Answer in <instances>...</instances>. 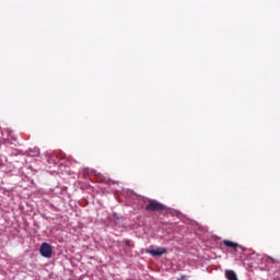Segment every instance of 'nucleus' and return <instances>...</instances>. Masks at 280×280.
Wrapping results in <instances>:
<instances>
[{
	"instance_id": "nucleus-9",
	"label": "nucleus",
	"mask_w": 280,
	"mask_h": 280,
	"mask_svg": "<svg viewBox=\"0 0 280 280\" xmlns=\"http://www.w3.org/2000/svg\"><path fill=\"white\" fill-rule=\"evenodd\" d=\"M125 244H126L127 246H130V241H125Z\"/></svg>"
},
{
	"instance_id": "nucleus-4",
	"label": "nucleus",
	"mask_w": 280,
	"mask_h": 280,
	"mask_svg": "<svg viewBox=\"0 0 280 280\" xmlns=\"http://www.w3.org/2000/svg\"><path fill=\"white\" fill-rule=\"evenodd\" d=\"M223 244L224 246H226L228 248H242V250H246V248H244V246L235 243V242H232V241H229V240H223Z\"/></svg>"
},
{
	"instance_id": "nucleus-8",
	"label": "nucleus",
	"mask_w": 280,
	"mask_h": 280,
	"mask_svg": "<svg viewBox=\"0 0 280 280\" xmlns=\"http://www.w3.org/2000/svg\"><path fill=\"white\" fill-rule=\"evenodd\" d=\"M268 259H270V261H272V264L276 262V261H275V258H272V257H270V256H268Z\"/></svg>"
},
{
	"instance_id": "nucleus-6",
	"label": "nucleus",
	"mask_w": 280,
	"mask_h": 280,
	"mask_svg": "<svg viewBox=\"0 0 280 280\" xmlns=\"http://www.w3.org/2000/svg\"><path fill=\"white\" fill-rule=\"evenodd\" d=\"M91 174H93V171H91L90 168H83L84 178H86V176H91Z\"/></svg>"
},
{
	"instance_id": "nucleus-1",
	"label": "nucleus",
	"mask_w": 280,
	"mask_h": 280,
	"mask_svg": "<svg viewBox=\"0 0 280 280\" xmlns=\"http://www.w3.org/2000/svg\"><path fill=\"white\" fill-rule=\"evenodd\" d=\"M145 211H165V206L156 200H150L145 206Z\"/></svg>"
},
{
	"instance_id": "nucleus-3",
	"label": "nucleus",
	"mask_w": 280,
	"mask_h": 280,
	"mask_svg": "<svg viewBox=\"0 0 280 280\" xmlns=\"http://www.w3.org/2000/svg\"><path fill=\"white\" fill-rule=\"evenodd\" d=\"M147 253L152 255V257H161L167 253V248L165 247H158L155 249H148Z\"/></svg>"
},
{
	"instance_id": "nucleus-2",
	"label": "nucleus",
	"mask_w": 280,
	"mask_h": 280,
	"mask_svg": "<svg viewBox=\"0 0 280 280\" xmlns=\"http://www.w3.org/2000/svg\"><path fill=\"white\" fill-rule=\"evenodd\" d=\"M39 253L42 257L49 259V257H51V245H49V243H43L39 248Z\"/></svg>"
},
{
	"instance_id": "nucleus-5",
	"label": "nucleus",
	"mask_w": 280,
	"mask_h": 280,
	"mask_svg": "<svg viewBox=\"0 0 280 280\" xmlns=\"http://www.w3.org/2000/svg\"><path fill=\"white\" fill-rule=\"evenodd\" d=\"M225 278L228 280H237V273L233 270H225Z\"/></svg>"
},
{
	"instance_id": "nucleus-7",
	"label": "nucleus",
	"mask_w": 280,
	"mask_h": 280,
	"mask_svg": "<svg viewBox=\"0 0 280 280\" xmlns=\"http://www.w3.org/2000/svg\"><path fill=\"white\" fill-rule=\"evenodd\" d=\"M177 280H187V276H180Z\"/></svg>"
}]
</instances>
